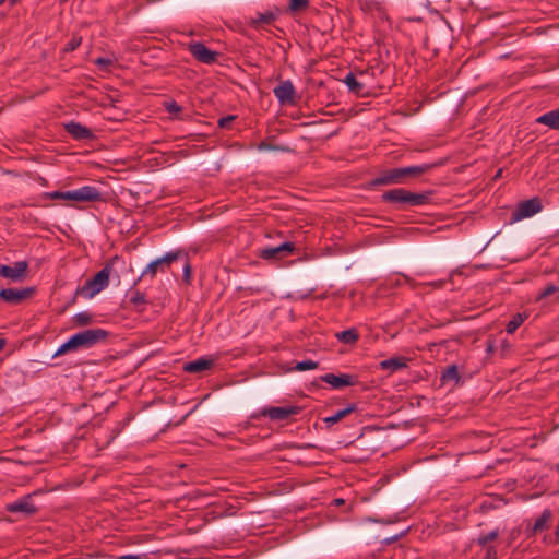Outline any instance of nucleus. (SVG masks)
<instances>
[{"label": "nucleus", "instance_id": "f257e3e1", "mask_svg": "<svg viewBox=\"0 0 559 559\" xmlns=\"http://www.w3.org/2000/svg\"><path fill=\"white\" fill-rule=\"evenodd\" d=\"M437 165L438 164H421L383 169L377 177L370 180L369 186L374 188L380 186L406 185L412 179L428 173Z\"/></svg>", "mask_w": 559, "mask_h": 559}, {"label": "nucleus", "instance_id": "4be33fe9", "mask_svg": "<svg viewBox=\"0 0 559 559\" xmlns=\"http://www.w3.org/2000/svg\"><path fill=\"white\" fill-rule=\"evenodd\" d=\"M536 122L547 126L552 130H559V107L539 116Z\"/></svg>", "mask_w": 559, "mask_h": 559}, {"label": "nucleus", "instance_id": "a18cd8bd", "mask_svg": "<svg viewBox=\"0 0 559 559\" xmlns=\"http://www.w3.org/2000/svg\"><path fill=\"white\" fill-rule=\"evenodd\" d=\"M555 535H556V538L558 539L559 538V525H557V527H556Z\"/></svg>", "mask_w": 559, "mask_h": 559}, {"label": "nucleus", "instance_id": "6ab92c4d", "mask_svg": "<svg viewBox=\"0 0 559 559\" xmlns=\"http://www.w3.org/2000/svg\"><path fill=\"white\" fill-rule=\"evenodd\" d=\"M214 366V360L205 357L198 358L185 365L183 370L190 373H198L209 370Z\"/></svg>", "mask_w": 559, "mask_h": 559}, {"label": "nucleus", "instance_id": "cd10ccee", "mask_svg": "<svg viewBox=\"0 0 559 559\" xmlns=\"http://www.w3.org/2000/svg\"><path fill=\"white\" fill-rule=\"evenodd\" d=\"M499 534H500L499 530H498V528H496V530H493V531H491V532H489V533H487V534H480V535L475 539V542H476V544H477L478 546H481V547H485V548H486L487 546H489V543H490V542H493L495 539H497V538H498Z\"/></svg>", "mask_w": 559, "mask_h": 559}, {"label": "nucleus", "instance_id": "473e14b6", "mask_svg": "<svg viewBox=\"0 0 559 559\" xmlns=\"http://www.w3.org/2000/svg\"><path fill=\"white\" fill-rule=\"evenodd\" d=\"M318 362L317 361H313V360H302V361H298L295 366V370L297 371H306V370H312V369H316L318 367Z\"/></svg>", "mask_w": 559, "mask_h": 559}, {"label": "nucleus", "instance_id": "37998d69", "mask_svg": "<svg viewBox=\"0 0 559 559\" xmlns=\"http://www.w3.org/2000/svg\"><path fill=\"white\" fill-rule=\"evenodd\" d=\"M4 346H5V340L0 338V352L3 349Z\"/></svg>", "mask_w": 559, "mask_h": 559}, {"label": "nucleus", "instance_id": "49530a36", "mask_svg": "<svg viewBox=\"0 0 559 559\" xmlns=\"http://www.w3.org/2000/svg\"><path fill=\"white\" fill-rule=\"evenodd\" d=\"M367 74H368V71H361V72H359V76H360V78H364V76H366Z\"/></svg>", "mask_w": 559, "mask_h": 559}, {"label": "nucleus", "instance_id": "2f4dec72", "mask_svg": "<svg viewBox=\"0 0 559 559\" xmlns=\"http://www.w3.org/2000/svg\"><path fill=\"white\" fill-rule=\"evenodd\" d=\"M557 292H559V287L552 283H549L538 293L537 300L545 299Z\"/></svg>", "mask_w": 559, "mask_h": 559}, {"label": "nucleus", "instance_id": "09e8293b", "mask_svg": "<svg viewBox=\"0 0 559 559\" xmlns=\"http://www.w3.org/2000/svg\"><path fill=\"white\" fill-rule=\"evenodd\" d=\"M110 261H119V258L116 255Z\"/></svg>", "mask_w": 559, "mask_h": 559}, {"label": "nucleus", "instance_id": "dca6fc26", "mask_svg": "<svg viewBox=\"0 0 559 559\" xmlns=\"http://www.w3.org/2000/svg\"><path fill=\"white\" fill-rule=\"evenodd\" d=\"M63 127H64V130L67 131V133L73 140L85 141V140L94 139L93 131L90 128L81 124L80 122L70 121V122L64 123Z\"/></svg>", "mask_w": 559, "mask_h": 559}, {"label": "nucleus", "instance_id": "1a4fd4ad", "mask_svg": "<svg viewBox=\"0 0 559 559\" xmlns=\"http://www.w3.org/2000/svg\"><path fill=\"white\" fill-rule=\"evenodd\" d=\"M301 412V407L290 405V406H270L261 409V416L267 417L271 420H286L292 416L298 415Z\"/></svg>", "mask_w": 559, "mask_h": 559}, {"label": "nucleus", "instance_id": "4c0bfd02", "mask_svg": "<svg viewBox=\"0 0 559 559\" xmlns=\"http://www.w3.org/2000/svg\"><path fill=\"white\" fill-rule=\"evenodd\" d=\"M191 273H192L191 264L186 259V263H185V266H183V275H182L183 281L186 283H190V281H191Z\"/></svg>", "mask_w": 559, "mask_h": 559}, {"label": "nucleus", "instance_id": "39448f33", "mask_svg": "<svg viewBox=\"0 0 559 559\" xmlns=\"http://www.w3.org/2000/svg\"><path fill=\"white\" fill-rule=\"evenodd\" d=\"M109 336V332L107 330L97 328V329H87L75 333L72 335V338L75 343L76 350L79 349H88L94 347L95 345L103 344L107 341Z\"/></svg>", "mask_w": 559, "mask_h": 559}, {"label": "nucleus", "instance_id": "8fccbe9b", "mask_svg": "<svg viewBox=\"0 0 559 559\" xmlns=\"http://www.w3.org/2000/svg\"><path fill=\"white\" fill-rule=\"evenodd\" d=\"M5 0H0V5L4 2Z\"/></svg>", "mask_w": 559, "mask_h": 559}, {"label": "nucleus", "instance_id": "6e6552de", "mask_svg": "<svg viewBox=\"0 0 559 559\" xmlns=\"http://www.w3.org/2000/svg\"><path fill=\"white\" fill-rule=\"evenodd\" d=\"M36 292L35 287L25 288H2L0 290V300L9 305H20L25 299L32 297Z\"/></svg>", "mask_w": 559, "mask_h": 559}, {"label": "nucleus", "instance_id": "c03bdc74", "mask_svg": "<svg viewBox=\"0 0 559 559\" xmlns=\"http://www.w3.org/2000/svg\"><path fill=\"white\" fill-rule=\"evenodd\" d=\"M334 502H335L336 506H340V504L344 503V500L343 499H335Z\"/></svg>", "mask_w": 559, "mask_h": 559}, {"label": "nucleus", "instance_id": "7ed1b4c3", "mask_svg": "<svg viewBox=\"0 0 559 559\" xmlns=\"http://www.w3.org/2000/svg\"><path fill=\"white\" fill-rule=\"evenodd\" d=\"M43 198L49 200H66L75 202H98L103 201L102 192L93 186H83L71 191H51L43 193Z\"/></svg>", "mask_w": 559, "mask_h": 559}, {"label": "nucleus", "instance_id": "ea45409f", "mask_svg": "<svg viewBox=\"0 0 559 559\" xmlns=\"http://www.w3.org/2000/svg\"><path fill=\"white\" fill-rule=\"evenodd\" d=\"M96 64L98 66H108L111 63V61L109 59H106V58H98L96 61H95Z\"/></svg>", "mask_w": 559, "mask_h": 559}, {"label": "nucleus", "instance_id": "72a5a7b5", "mask_svg": "<svg viewBox=\"0 0 559 559\" xmlns=\"http://www.w3.org/2000/svg\"><path fill=\"white\" fill-rule=\"evenodd\" d=\"M82 38L80 36H73L64 46L63 51L71 52L80 47Z\"/></svg>", "mask_w": 559, "mask_h": 559}, {"label": "nucleus", "instance_id": "9b49d317", "mask_svg": "<svg viewBox=\"0 0 559 559\" xmlns=\"http://www.w3.org/2000/svg\"><path fill=\"white\" fill-rule=\"evenodd\" d=\"M27 270V261H17L13 265L0 264V276L17 283L26 277Z\"/></svg>", "mask_w": 559, "mask_h": 559}, {"label": "nucleus", "instance_id": "5701e85b", "mask_svg": "<svg viewBox=\"0 0 559 559\" xmlns=\"http://www.w3.org/2000/svg\"><path fill=\"white\" fill-rule=\"evenodd\" d=\"M357 409V405L355 403H350L347 407L337 411L334 415L323 418V423L328 428L332 427L334 424L338 423L347 415L354 413Z\"/></svg>", "mask_w": 559, "mask_h": 559}, {"label": "nucleus", "instance_id": "b1692460", "mask_svg": "<svg viewBox=\"0 0 559 559\" xmlns=\"http://www.w3.org/2000/svg\"><path fill=\"white\" fill-rule=\"evenodd\" d=\"M440 381L442 384L453 382L454 384H459L461 381V376L459 372V368L456 365H450L445 369L442 370L440 376Z\"/></svg>", "mask_w": 559, "mask_h": 559}, {"label": "nucleus", "instance_id": "423d86ee", "mask_svg": "<svg viewBox=\"0 0 559 559\" xmlns=\"http://www.w3.org/2000/svg\"><path fill=\"white\" fill-rule=\"evenodd\" d=\"M183 257L185 254L182 253V251H171L167 252L165 255L160 258L155 259L154 261L146 265V267L143 270L138 280L134 281L133 287L136 286L139 282L145 276H150L151 278H153L158 271L165 272L167 269L170 267L173 262Z\"/></svg>", "mask_w": 559, "mask_h": 559}, {"label": "nucleus", "instance_id": "412c9836", "mask_svg": "<svg viewBox=\"0 0 559 559\" xmlns=\"http://www.w3.org/2000/svg\"><path fill=\"white\" fill-rule=\"evenodd\" d=\"M277 19V15L271 11L260 13L258 12L255 17H252L250 21V26L259 29L264 25H272Z\"/></svg>", "mask_w": 559, "mask_h": 559}, {"label": "nucleus", "instance_id": "20e7f679", "mask_svg": "<svg viewBox=\"0 0 559 559\" xmlns=\"http://www.w3.org/2000/svg\"><path fill=\"white\" fill-rule=\"evenodd\" d=\"M111 271L112 264L106 263L105 266L92 278L87 280L84 285L76 288V295L93 298L96 294L108 287Z\"/></svg>", "mask_w": 559, "mask_h": 559}, {"label": "nucleus", "instance_id": "a211bd4d", "mask_svg": "<svg viewBox=\"0 0 559 559\" xmlns=\"http://www.w3.org/2000/svg\"><path fill=\"white\" fill-rule=\"evenodd\" d=\"M343 82L346 84L349 92H352L358 96L367 95V92L365 91V88H366L365 82L361 80H358L353 72H348L346 74V76L344 78Z\"/></svg>", "mask_w": 559, "mask_h": 559}, {"label": "nucleus", "instance_id": "c9c22d12", "mask_svg": "<svg viewBox=\"0 0 559 559\" xmlns=\"http://www.w3.org/2000/svg\"><path fill=\"white\" fill-rule=\"evenodd\" d=\"M165 108H166L167 112L170 115L181 112V110H182V107L180 105H178L175 100L165 102Z\"/></svg>", "mask_w": 559, "mask_h": 559}, {"label": "nucleus", "instance_id": "c85d7f7f", "mask_svg": "<svg viewBox=\"0 0 559 559\" xmlns=\"http://www.w3.org/2000/svg\"><path fill=\"white\" fill-rule=\"evenodd\" d=\"M288 11L290 13H299L306 11L310 5V0H287Z\"/></svg>", "mask_w": 559, "mask_h": 559}, {"label": "nucleus", "instance_id": "a19ab883", "mask_svg": "<svg viewBox=\"0 0 559 559\" xmlns=\"http://www.w3.org/2000/svg\"><path fill=\"white\" fill-rule=\"evenodd\" d=\"M486 350L487 353H492L495 350V344L492 341H487V346H486Z\"/></svg>", "mask_w": 559, "mask_h": 559}, {"label": "nucleus", "instance_id": "393cba45", "mask_svg": "<svg viewBox=\"0 0 559 559\" xmlns=\"http://www.w3.org/2000/svg\"><path fill=\"white\" fill-rule=\"evenodd\" d=\"M335 337L338 342L353 345L359 340V333L356 328H350L348 330L335 333Z\"/></svg>", "mask_w": 559, "mask_h": 559}, {"label": "nucleus", "instance_id": "aec40b11", "mask_svg": "<svg viewBox=\"0 0 559 559\" xmlns=\"http://www.w3.org/2000/svg\"><path fill=\"white\" fill-rule=\"evenodd\" d=\"M408 358L403 356H395L391 357L389 359L382 360L379 364L380 369L382 370H389L391 372L401 370L403 368L407 367Z\"/></svg>", "mask_w": 559, "mask_h": 559}, {"label": "nucleus", "instance_id": "79ce46f5", "mask_svg": "<svg viewBox=\"0 0 559 559\" xmlns=\"http://www.w3.org/2000/svg\"><path fill=\"white\" fill-rule=\"evenodd\" d=\"M510 348V345L508 342H502V356L504 355V352H507Z\"/></svg>", "mask_w": 559, "mask_h": 559}, {"label": "nucleus", "instance_id": "f03ea898", "mask_svg": "<svg viewBox=\"0 0 559 559\" xmlns=\"http://www.w3.org/2000/svg\"><path fill=\"white\" fill-rule=\"evenodd\" d=\"M431 195L432 191L417 193L404 188H395L382 193L381 200L385 203L399 205L401 209L404 206L415 207L427 204Z\"/></svg>", "mask_w": 559, "mask_h": 559}, {"label": "nucleus", "instance_id": "f704fd0d", "mask_svg": "<svg viewBox=\"0 0 559 559\" xmlns=\"http://www.w3.org/2000/svg\"><path fill=\"white\" fill-rule=\"evenodd\" d=\"M236 116L228 115L218 119L217 124L222 129H230L231 123L235 121Z\"/></svg>", "mask_w": 559, "mask_h": 559}, {"label": "nucleus", "instance_id": "2eb2a0df", "mask_svg": "<svg viewBox=\"0 0 559 559\" xmlns=\"http://www.w3.org/2000/svg\"><path fill=\"white\" fill-rule=\"evenodd\" d=\"M189 51L200 62L212 64L216 61L217 52L209 49L203 43H192Z\"/></svg>", "mask_w": 559, "mask_h": 559}, {"label": "nucleus", "instance_id": "f3484780", "mask_svg": "<svg viewBox=\"0 0 559 559\" xmlns=\"http://www.w3.org/2000/svg\"><path fill=\"white\" fill-rule=\"evenodd\" d=\"M551 519V511L549 509H545L540 516L536 519L535 523L532 526H527L525 533L527 537H533L539 532H543L547 528L548 522Z\"/></svg>", "mask_w": 559, "mask_h": 559}, {"label": "nucleus", "instance_id": "0eeeda50", "mask_svg": "<svg viewBox=\"0 0 559 559\" xmlns=\"http://www.w3.org/2000/svg\"><path fill=\"white\" fill-rule=\"evenodd\" d=\"M543 210V204L539 198H532L520 202L515 210L512 212L510 223H516L521 219L532 217Z\"/></svg>", "mask_w": 559, "mask_h": 559}, {"label": "nucleus", "instance_id": "de8ad7c7", "mask_svg": "<svg viewBox=\"0 0 559 559\" xmlns=\"http://www.w3.org/2000/svg\"><path fill=\"white\" fill-rule=\"evenodd\" d=\"M403 277H404V280H405L406 282H408V283H411V282H412V280H411L409 277H407V276H405V275H404Z\"/></svg>", "mask_w": 559, "mask_h": 559}, {"label": "nucleus", "instance_id": "f8f14e48", "mask_svg": "<svg viewBox=\"0 0 559 559\" xmlns=\"http://www.w3.org/2000/svg\"><path fill=\"white\" fill-rule=\"evenodd\" d=\"M322 382L330 384L333 389L340 390L345 386H354L359 383L358 377L349 373H325L320 377Z\"/></svg>", "mask_w": 559, "mask_h": 559}, {"label": "nucleus", "instance_id": "a878e982", "mask_svg": "<svg viewBox=\"0 0 559 559\" xmlns=\"http://www.w3.org/2000/svg\"><path fill=\"white\" fill-rule=\"evenodd\" d=\"M527 318L526 313L518 312L515 313L512 319L507 323L506 331L509 334H513L525 321Z\"/></svg>", "mask_w": 559, "mask_h": 559}, {"label": "nucleus", "instance_id": "9d476101", "mask_svg": "<svg viewBox=\"0 0 559 559\" xmlns=\"http://www.w3.org/2000/svg\"><path fill=\"white\" fill-rule=\"evenodd\" d=\"M296 250L293 242L286 241L276 247L261 248L259 257L263 260H281L290 255Z\"/></svg>", "mask_w": 559, "mask_h": 559}, {"label": "nucleus", "instance_id": "58836bf2", "mask_svg": "<svg viewBox=\"0 0 559 559\" xmlns=\"http://www.w3.org/2000/svg\"><path fill=\"white\" fill-rule=\"evenodd\" d=\"M258 150H260V151H262V150H276V146L271 145V144L265 143V142H261V143L258 145Z\"/></svg>", "mask_w": 559, "mask_h": 559}, {"label": "nucleus", "instance_id": "4468645a", "mask_svg": "<svg viewBox=\"0 0 559 559\" xmlns=\"http://www.w3.org/2000/svg\"><path fill=\"white\" fill-rule=\"evenodd\" d=\"M7 511L11 513H23L25 515H33L37 512V507L33 503L32 495L23 496L22 498L9 503Z\"/></svg>", "mask_w": 559, "mask_h": 559}, {"label": "nucleus", "instance_id": "c756f323", "mask_svg": "<svg viewBox=\"0 0 559 559\" xmlns=\"http://www.w3.org/2000/svg\"><path fill=\"white\" fill-rule=\"evenodd\" d=\"M69 352H76V348H75V343L72 338V336L67 341L64 342L57 350L56 353L53 354V358L58 357V356H61V355H64Z\"/></svg>", "mask_w": 559, "mask_h": 559}, {"label": "nucleus", "instance_id": "bb28decb", "mask_svg": "<svg viewBox=\"0 0 559 559\" xmlns=\"http://www.w3.org/2000/svg\"><path fill=\"white\" fill-rule=\"evenodd\" d=\"M130 294V298H129V301L130 304H132L134 307H145L147 305V299H146V296L144 293L140 292V290H133V287L130 289L129 292Z\"/></svg>", "mask_w": 559, "mask_h": 559}, {"label": "nucleus", "instance_id": "7c9ffc66", "mask_svg": "<svg viewBox=\"0 0 559 559\" xmlns=\"http://www.w3.org/2000/svg\"><path fill=\"white\" fill-rule=\"evenodd\" d=\"M73 321L79 326H85L93 322V317L88 312H79L73 317Z\"/></svg>", "mask_w": 559, "mask_h": 559}, {"label": "nucleus", "instance_id": "e433bc0d", "mask_svg": "<svg viewBox=\"0 0 559 559\" xmlns=\"http://www.w3.org/2000/svg\"><path fill=\"white\" fill-rule=\"evenodd\" d=\"M497 548L493 545H489L485 548V556L483 559H497Z\"/></svg>", "mask_w": 559, "mask_h": 559}, {"label": "nucleus", "instance_id": "ddd939ff", "mask_svg": "<svg viewBox=\"0 0 559 559\" xmlns=\"http://www.w3.org/2000/svg\"><path fill=\"white\" fill-rule=\"evenodd\" d=\"M273 93L282 105L296 104V90L290 80L282 81L276 87H274Z\"/></svg>", "mask_w": 559, "mask_h": 559}]
</instances>
